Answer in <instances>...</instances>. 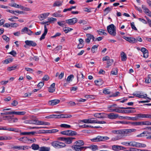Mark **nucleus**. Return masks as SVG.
<instances>
[{"mask_svg": "<svg viewBox=\"0 0 151 151\" xmlns=\"http://www.w3.org/2000/svg\"><path fill=\"white\" fill-rule=\"evenodd\" d=\"M84 145V143L82 140H78L74 143V145L72 146V148L76 151H82L86 149V147H82Z\"/></svg>", "mask_w": 151, "mask_h": 151, "instance_id": "f257e3e1", "label": "nucleus"}, {"mask_svg": "<svg viewBox=\"0 0 151 151\" xmlns=\"http://www.w3.org/2000/svg\"><path fill=\"white\" fill-rule=\"evenodd\" d=\"M51 145L56 149L61 148L65 147V144L62 142L58 141H54L51 143Z\"/></svg>", "mask_w": 151, "mask_h": 151, "instance_id": "f03ea898", "label": "nucleus"}, {"mask_svg": "<svg viewBox=\"0 0 151 151\" xmlns=\"http://www.w3.org/2000/svg\"><path fill=\"white\" fill-rule=\"evenodd\" d=\"M108 32L111 35L115 36L116 35V27L113 24H111L107 27Z\"/></svg>", "mask_w": 151, "mask_h": 151, "instance_id": "7ed1b4c3", "label": "nucleus"}, {"mask_svg": "<svg viewBox=\"0 0 151 151\" xmlns=\"http://www.w3.org/2000/svg\"><path fill=\"white\" fill-rule=\"evenodd\" d=\"M30 124H35L38 125H49L50 123L48 122H44L42 121L36 120H30Z\"/></svg>", "mask_w": 151, "mask_h": 151, "instance_id": "20e7f679", "label": "nucleus"}, {"mask_svg": "<svg viewBox=\"0 0 151 151\" xmlns=\"http://www.w3.org/2000/svg\"><path fill=\"white\" fill-rule=\"evenodd\" d=\"M136 131L135 129H120V134L123 136H127V134Z\"/></svg>", "mask_w": 151, "mask_h": 151, "instance_id": "39448f33", "label": "nucleus"}, {"mask_svg": "<svg viewBox=\"0 0 151 151\" xmlns=\"http://www.w3.org/2000/svg\"><path fill=\"white\" fill-rule=\"evenodd\" d=\"M61 134L69 136H73L76 135V132L71 130H68L62 131L60 132Z\"/></svg>", "mask_w": 151, "mask_h": 151, "instance_id": "423d86ee", "label": "nucleus"}, {"mask_svg": "<svg viewBox=\"0 0 151 151\" xmlns=\"http://www.w3.org/2000/svg\"><path fill=\"white\" fill-rule=\"evenodd\" d=\"M89 123H98V124H105L106 122L104 121H97L95 119V118H92L89 119Z\"/></svg>", "mask_w": 151, "mask_h": 151, "instance_id": "0eeeda50", "label": "nucleus"}, {"mask_svg": "<svg viewBox=\"0 0 151 151\" xmlns=\"http://www.w3.org/2000/svg\"><path fill=\"white\" fill-rule=\"evenodd\" d=\"M124 147L118 145H113L112 146V150L114 151H119L125 149Z\"/></svg>", "mask_w": 151, "mask_h": 151, "instance_id": "6e6552de", "label": "nucleus"}, {"mask_svg": "<svg viewBox=\"0 0 151 151\" xmlns=\"http://www.w3.org/2000/svg\"><path fill=\"white\" fill-rule=\"evenodd\" d=\"M78 21V19L76 18H73L71 19L66 20V22L70 25L74 24Z\"/></svg>", "mask_w": 151, "mask_h": 151, "instance_id": "1a4fd4ad", "label": "nucleus"}, {"mask_svg": "<svg viewBox=\"0 0 151 151\" xmlns=\"http://www.w3.org/2000/svg\"><path fill=\"white\" fill-rule=\"evenodd\" d=\"M123 38L131 43H134L137 42V40H136V39L132 37H124Z\"/></svg>", "mask_w": 151, "mask_h": 151, "instance_id": "9d476101", "label": "nucleus"}, {"mask_svg": "<svg viewBox=\"0 0 151 151\" xmlns=\"http://www.w3.org/2000/svg\"><path fill=\"white\" fill-rule=\"evenodd\" d=\"M25 43L26 44L24 45V47H26V45H27L29 46L35 47L37 45L36 43L33 41L27 40L25 41Z\"/></svg>", "mask_w": 151, "mask_h": 151, "instance_id": "9b49d317", "label": "nucleus"}, {"mask_svg": "<svg viewBox=\"0 0 151 151\" xmlns=\"http://www.w3.org/2000/svg\"><path fill=\"white\" fill-rule=\"evenodd\" d=\"M86 36L87 38L86 39L85 41L87 43H89L91 39H92L93 41H94L95 37L93 35L90 34H87L86 35Z\"/></svg>", "mask_w": 151, "mask_h": 151, "instance_id": "f8f14e48", "label": "nucleus"}, {"mask_svg": "<svg viewBox=\"0 0 151 151\" xmlns=\"http://www.w3.org/2000/svg\"><path fill=\"white\" fill-rule=\"evenodd\" d=\"M107 117L110 119H115L117 118L118 116V115L117 114H114L113 113H109L108 114H107Z\"/></svg>", "mask_w": 151, "mask_h": 151, "instance_id": "ddd939ff", "label": "nucleus"}, {"mask_svg": "<svg viewBox=\"0 0 151 151\" xmlns=\"http://www.w3.org/2000/svg\"><path fill=\"white\" fill-rule=\"evenodd\" d=\"M136 117L137 118V119L139 118H148L149 119V114H143L142 113H139L136 114Z\"/></svg>", "mask_w": 151, "mask_h": 151, "instance_id": "4468645a", "label": "nucleus"}, {"mask_svg": "<svg viewBox=\"0 0 151 151\" xmlns=\"http://www.w3.org/2000/svg\"><path fill=\"white\" fill-rule=\"evenodd\" d=\"M60 101L59 99H54L48 101V103L49 105H55L60 103Z\"/></svg>", "mask_w": 151, "mask_h": 151, "instance_id": "2eb2a0df", "label": "nucleus"}, {"mask_svg": "<svg viewBox=\"0 0 151 151\" xmlns=\"http://www.w3.org/2000/svg\"><path fill=\"white\" fill-rule=\"evenodd\" d=\"M48 30L47 28V27L45 25L44 26V32L42 34L40 38V40H42L43 39H44L45 38V36L46 35L47 32Z\"/></svg>", "mask_w": 151, "mask_h": 151, "instance_id": "dca6fc26", "label": "nucleus"}, {"mask_svg": "<svg viewBox=\"0 0 151 151\" xmlns=\"http://www.w3.org/2000/svg\"><path fill=\"white\" fill-rule=\"evenodd\" d=\"M106 114L104 113H96L94 114V116L98 118H103L105 117V116Z\"/></svg>", "mask_w": 151, "mask_h": 151, "instance_id": "f3484780", "label": "nucleus"}, {"mask_svg": "<svg viewBox=\"0 0 151 151\" xmlns=\"http://www.w3.org/2000/svg\"><path fill=\"white\" fill-rule=\"evenodd\" d=\"M75 138L73 137H65V142L67 144H70L72 143L73 139Z\"/></svg>", "mask_w": 151, "mask_h": 151, "instance_id": "a211bd4d", "label": "nucleus"}, {"mask_svg": "<svg viewBox=\"0 0 151 151\" xmlns=\"http://www.w3.org/2000/svg\"><path fill=\"white\" fill-rule=\"evenodd\" d=\"M120 117L122 118L123 119H124L129 120H132L133 121H136L137 120V118L136 117V116H135V117H131L129 116L123 117L122 116H120Z\"/></svg>", "mask_w": 151, "mask_h": 151, "instance_id": "6ab92c4d", "label": "nucleus"}, {"mask_svg": "<svg viewBox=\"0 0 151 151\" xmlns=\"http://www.w3.org/2000/svg\"><path fill=\"white\" fill-rule=\"evenodd\" d=\"M146 146V144L136 142L135 147L137 148L145 147Z\"/></svg>", "mask_w": 151, "mask_h": 151, "instance_id": "aec40b11", "label": "nucleus"}, {"mask_svg": "<svg viewBox=\"0 0 151 151\" xmlns=\"http://www.w3.org/2000/svg\"><path fill=\"white\" fill-rule=\"evenodd\" d=\"M94 82L96 86H100L103 84L104 82L101 79H99L95 81Z\"/></svg>", "mask_w": 151, "mask_h": 151, "instance_id": "412c9836", "label": "nucleus"}, {"mask_svg": "<svg viewBox=\"0 0 151 151\" xmlns=\"http://www.w3.org/2000/svg\"><path fill=\"white\" fill-rule=\"evenodd\" d=\"M87 148H90L93 151H94L98 149V147L96 145H92L86 147V149Z\"/></svg>", "mask_w": 151, "mask_h": 151, "instance_id": "4be33fe9", "label": "nucleus"}, {"mask_svg": "<svg viewBox=\"0 0 151 151\" xmlns=\"http://www.w3.org/2000/svg\"><path fill=\"white\" fill-rule=\"evenodd\" d=\"M50 147L43 146L40 147L39 151H50Z\"/></svg>", "mask_w": 151, "mask_h": 151, "instance_id": "5701e85b", "label": "nucleus"}, {"mask_svg": "<svg viewBox=\"0 0 151 151\" xmlns=\"http://www.w3.org/2000/svg\"><path fill=\"white\" fill-rule=\"evenodd\" d=\"M31 147L33 150H39L40 148V147L38 145L35 143L33 144L32 145Z\"/></svg>", "mask_w": 151, "mask_h": 151, "instance_id": "b1692460", "label": "nucleus"}, {"mask_svg": "<svg viewBox=\"0 0 151 151\" xmlns=\"http://www.w3.org/2000/svg\"><path fill=\"white\" fill-rule=\"evenodd\" d=\"M119 108L120 107H115V108L114 109L112 110L111 111H108L110 112L115 111L118 113H123V111L119 109H117V108L120 109Z\"/></svg>", "mask_w": 151, "mask_h": 151, "instance_id": "393cba45", "label": "nucleus"}, {"mask_svg": "<svg viewBox=\"0 0 151 151\" xmlns=\"http://www.w3.org/2000/svg\"><path fill=\"white\" fill-rule=\"evenodd\" d=\"M99 137L100 142L105 141L109 139V138L107 136L103 137L99 136Z\"/></svg>", "mask_w": 151, "mask_h": 151, "instance_id": "a878e982", "label": "nucleus"}, {"mask_svg": "<svg viewBox=\"0 0 151 151\" xmlns=\"http://www.w3.org/2000/svg\"><path fill=\"white\" fill-rule=\"evenodd\" d=\"M13 113L14 114L18 115H25L26 112L25 111H13Z\"/></svg>", "mask_w": 151, "mask_h": 151, "instance_id": "bb28decb", "label": "nucleus"}, {"mask_svg": "<svg viewBox=\"0 0 151 151\" xmlns=\"http://www.w3.org/2000/svg\"><path fill=\"white\" fill-rule=\"evenodd\" d=\"M121 60L123 61H125L127 59L126 54L124 52H122L121 53Z\"/></svg>", "mask_w": 151, "mask_h": 151, "instance_id": "cd10ccee", "label": "nucleus"}, {"mask_svg": "<svg viewBox=\"0 0 151 151\" xmlns=\"http://www.w3.org/2000/svg\"><path fill=\"white\" fill-rule=\"evenodd\" d=\"M66 20L65 21H59L58 22V24L63 27L64 26H66Z\"/></svg>", "mask_w": 151, "mask_h": 151, "instance_id": "c85d7f7f", "label": "nucleus"}, {"mask_svg": "<svg viewBox=\"0 0 151 151\" xmlns=\"http://www.w3.org/2000/svg\"><path fill=\"white\" fill-rule=\"evenodd\" d=\"M27 137H24L18 139V140L22 141L24 143H26L27 142Z\"/></svg>", "mask_w": 151, "mask_h": 151, "instance_id": "c756f323", "label": "nucleus"}, {"mask_svg": "<svg viewBox=\"0 0 151 151\" xmlns=\"http://www.w3.org/2000/svg\"><path fill=\"white\" fill-rule=\"evenodd\" d=\"M134 96L140 98H145L146 96H147V94H145V95H141L139 94H133Z\"/></svg>", "mask_w": 151, "mask_h": 151, "instance_id": "7c9ffc66", "label": "nucleus"}, {"mask_svg": "<svg viewBox=\"0 0 151 151\" xmlns=\"http://www.w3.org/2000/svg\"><path fill=\"white\" fill-rule=\"evenodd\" d=\"M151 75L149 74L148 75L147 78H146L145 81L146 83H149L151 82Z\"/></svg>", "mask_w": 151, "mask_h": 151, "instance_id": "2f4dec72", "label": "nucleus"}, {"mask_svg": "<svg viewBox=\"0 0 151 151\" xmlns=\"http://www.w3.org/2000/svg\"><path fill=\"white\" fill-rule=\"evenodd\" d=\"M111 73L112 75H116L118 73L117 69V68H112Z\"/></svg>", "mask_w": 151, "mask_h": 151, "instance_id": "473e14b6", "label": "nucleus"}, {"mask_svg": "<svg viewBox=\"0 0 151 151\" xmlns=\"http://www.w3.org/2000/svg\"><path fill=\"white\" fill-rule=\"evenodd\" d=\"M73 30V29L69 27H65L63 29V30L65 33H67Z\"/></svg>", "mask_w": 151, "mask_h": 151, "instance_id": "72a5a7b5", "label": "nucleus"}, {"mask_svg": "<svg viewBox=\"0 0 151 151\" xmlns=\"http://www.w3.org/2000/svg\"><path fill=\"white\" fill-rule=\"evenodd\" d=\"M7 130L9 131H14L15 132H18L19 129L14 128H7Z\"/></svg>", "mask_w": 151, "mask_h": 151, "instance_id": "f704fd0d", "label": "nucleus"}, {"mask_svg": "<svg viewBox=\"0 0 151 151\" xmlns=\"http://www.w3.org/2000/svg\"><path fill=\"white\" fill-rule=\"evenodd\" d=\"M113 8V6H112L111 7H108L106 8L104 10V11L105 12H106V14H107L108 13L110 12L112 10Z\"/></svg>", "mask_w": 151, "mask_h": 151, "instance_id": "c9c22d12", "label": "nucleus"}, {"mask_svg": "<svg viewBox=\"0 0 151 151\" xmlns=\"http://www.w3.org/2000/svg\"><path fill=\"white\" fill-rule=\"evenodd\" d=\"M113 62L114 60H113L109 59L108 61H107V65L106 66V68H108L111 65Z\"/></svg>", "mask_w": 151, "mask_h": 151, "instance_id": "e433bc0d", "label": "nucleus"}, {"mask_svg": "<svg viewBox=\"0 0 151 151\" xmlns=\"http://www.w3.org/2000/svg\"><path fill=\"white\" fill-rule=\"evenodd\" d=\"M99 46V45H95L93 46L91 48V51L92 53H94L95 52L96 50Z\"/></svg>", "mask_w": 151, "mask_h": 151, "instance_id": "4c0bfd02", "label": "nucleus"}, {"mask_svg": "<svg viewBox=\"0 0 151 151\" xmlns=\"http://www.w3.org/2000/svg\"><path fill=\"white\" fill-rule=\"evenodd\" d=\"M91 141L92 142H100L99 137V136H97L95 138H93V139H91Z\"/></svg>", "mask_w": 151, "mask_h": 151, "instance_id": "58836bf2", "label": "nucleus"}, {"mask_svg": "<svg viewBox=\"0 0 151 151\" xmlns=\"http://www.w3.org/2000/svg\"><path fill=\"white\" fill-rule=\"evenodd\" d=\"M48 133H54L58 132V130L57 129H52L47 131Z\"/></svg>", "mask_w": 151, "mask_h": 151, "instance_id": "ea45409f", "label": "nucleus"}, {"mask_svg": "<svg viewBox=\"0 0 151 151\" xmlns=\"http://www.w3.org/2000/svg\"><path fill=\"white\" fill-rule=\"evenodd\" d=\"M142 9H143V10H144V12L146 14H147V13H148V12H149L150 11V10L148 9L145 6L143 5H142Z\"/></svg>", "mask_w": 151, "mask_h": 151, "instance_id": "a19ab883", "label": "nucleus"}, {"mask_svg": "<svg viewBox=\"0 0 151 151\" xmlns=\"http://www.w3.org/2000/svg\"><path fill=\"white\" fill-rule=\"evenodd\" d=\"M12 139V137L9 136H2V140H10Z\"/></svg>", "mask_w": 151, "mask_h": 151, "instance_id": "79ce46f5", "label": "nucleus"}, {"mask_svg": "<svg viewBox=\"0 0 151 151\" xmlns=\"http://www.w3.org/2000/svg\"><path fill=\"white\" fill-rule=\"evenodd\" d=\"M60 126L61 127L65 128H70L71 127L70 125L65 124H61Z\"/></svg>", "mask_w": 151, "mask_h": 151, "instance_id": "37998d69", "label": "nucleus"}, {"mask_svg": "<svg viewBox=\"0 0 151 151\" xmlns=\"http://www.w3.org/2000/svg\"><path fill=\"white\" fill-rule=\"evenodd\" d=\"M116 104H114L112 105H110L108 107L107 109L108 110H109V111H111L112 110L114 109H111V107H114V108H115V107H116Z\"/></svg>", "mask_w": 151, "mask_h": 151, "instance_id": "c03bdc74", "label": "nucleus"}, {"mask_svg": "<svg viewBox=\"0 0 151 151\" xmlns=\"http://www.w3.org/2000/svg\"><path fill=\"white\" fill-rule=\"evenodd\" d=\"M143 125H151V122L149 121H143Z\"/></svg>", "mask_w": 151, "mask_h": 151, "instance_id": "a18cd8bd", "label": "nucleus"}, {"mask_svg": "<svg viewBox=\"0 0 151 151\" xmlns=\"http://www.w3.org/2000/svg\"><path fill=\"white\" fill-rule=\"evenodd\" d=\"M39 18L40 20L41 21L44 20L47 17H46L45 14L44 13L40 15Z\"/></svg>", "mask_w": 151, "mask_h": 151, "instance_id": "49530a36", "label": "nucleus"}, {"mask_svg": "<svg viewBox=\"0 0 151 151\" xmlns=\"http://www.w3.org/2000/svg\"><path fill=\"white\" fill-rule=\"evenodd\" d=\"M116 122L117 124H127L128 122L126 121H116Z\"/></svg>", "mask_w": 151, "mask_h": 151, "instance_id": "de8ad7c7", "label": "nucleus"}, {"mask_svg": "<svg viewBox=\"0 0 151 151\" xmlns=\"http://www.w3.org/2000/svg\"><path fill=\"white\" fill-rule=\"evenodd\" d=\"M121 139L118 136H116L114 137H112L111 139V140L112 141H115L119 140Z\"/></svg>", "mask_w": 151, "mask_h": 151, "instance_id": "09e8293b", "label": "nucleus"}, {"mask_svg": "<svg viewBox=\"0 0 151 151\" xmlns=\"http://www.w3.org/2000/svg\"><path fill=\"white\" fill-rule=\"evenodd\" d=\"M17 67V66L14 65L11 67L8 68L7 70L9 71H11L16 69Z\"/></svg>", "mask_w": 151, "mask_h": 151, "instance_id": "8fccbe9b", "label": "nucleus"}, {"mask_svg": "<svg viewBox=\"0 0 151 151\" xmlns=\"http://www.w3.org/2000/svg\"><path fill=\"white\" fill-rule=\"evenodd\" d=\"M103 93L106 94H110L111 92L108 89H104L103 90Z\"/></svg>", "mask_w": 151, "mask_h": 151, "instance_id": "3c124183", "label": "nucleus"}, {"mask_svg": "<svg viewBox=\"0 0 151 151\" xmlns=\"http://www.w3.org/2000/svg\"><path fill=\"white\" fill-rule=\"evenodd\" d=\"M78 23L79 24H82L83 25H85L87 24V21L85 20H81L78 21Z\"/></svg>", "mask_w": 151, "mask_h": 151, "instance_id": "603ef678", "label": "nucleus"}, {"mask_svg": "<svg viewBox=\"0 0 151 151\" xmlns=\"http://www.w3.org/2000/svg\"><path fill=\"white\" fill-rule=\"evenodd\" d=\"M44 85V82L43 81L40 82L37 85V86L38 88L40 89Z\"/></svg>", "mask_w": 151, "mask_h": 151, "instance_id": "864d4df0", "label": "nucleus"}, {"mask_svg": "<svg viewBox=\"0 0 151 151\" xmlns=\"http://www.w3.org/2000/svg\"><path fill=\"white\" fill-rule=\"evenodd\" d=\"M48 22H53L56 21L57 20V19L56 18L53 17L48 18Z\"/></svg>", "mask_w": 151, "mask_h": 151, "instance_id": "5fc2aeb1", "label": "nucleus"}, {"mask_svg": "<svg viewBox=\"0 0 151 151\" xmlns=\"http://www.w3.org/2000/svg\"><path fill=\"white\" fill-rule=\"evenodd\" d=\"M121 144L125 146H131L130 142H122Z\"/></svg>", "mask_w": 151, "mask_h": 151, "instance_id": "6e6d98bb", "label": "nucleus"}, {"mask_svg": "<svg viewBox=\"0 0 151 151\" xmlns=\"http://www.w3.org/2000/svg\"><path fill=\"white\" fill-rule=\"evenodd\" d=\"M12 149H14V150L17 149L18 150H21L22 147L21 146H14L12 147Z\"/></svg>", "mask_w": 151, "mask_h": 151, "instance_id": "4d7b16f0", "label": "nucleus"}, {"mask_svg": "<svg viewBox=\"0 0 151 151\" xmlns=\"http://www.w3.org/2000/svg\"><path fill=\"white\" fill-rule=\"evenodd\" d=\"M2 37L4 40H5L7 42H8L10 40L9 38L7 37L5 35H3L2 36Z\"/></svg>", "mask_w": 151, "mask_h": 151, "instance_id": "13d9d810", "label": "nucleus"}, {"mask_svg": "<svg viewBox=\"0 0 151 151\" xmlns=\"http://www.w3.org/2000/svg\"><path fill=\"white\" fill-rule=\"evenodd\" d=\"M132 29H134L135 30H137V29L134 25V22H133L130 23Z\"/></svg>", "mask_w": 151, "mask_h": 151, "instance_id": "bf43d9fd", "label": "nucleus"}, {"mask_svg": "<svg viewBox=\"0 0 151 151\" xmlns=\"http://www.w3.org/2000/svg\"><path fill=\"white\" fill-rule=\"evenodd\" d=\"M73 77H74V76L73 75H70L69 76H68V77L67 79V82H69V81H72V78H73Z\"/></svg>", "mask_w": 151, "mask_h": 151, "instance_id": "052dcab7", "label": "nucleus"}, {"mask_svg": "<svg viewBox=\"0 0 151 151\" xmlns=\"http://www.w3.org/2000/svg\"><path fill=\"white\" fill-rule=\"evenodd\" d=\"M50 118H59V115L53 114L50 116Z\"/></svg>", "mask_w": 151, "mask_h": 151, "instance_id": "680f3d73", "label": "nucleus"}, {"mask_svg": "<svg viewBox=\"0 0 151 151\" xmlns=\"http://www.w3.org/2000/svg\"><path fill=\"white\" fill-rule=\"evenodd\" d=\"M10 6L15 8H19L20 5L17 4L15 3H14L13 4L10 5Z\"/></svg>", "mask_w": 151, "mask_h": 151, "instance_id": "e2e57ef3", "label": "nucleus"}, {"mask_svg": "<svg viewBox=\"0 0 151 151\" xmlns=\"http://www.w3.org/2000/svg\"><path fill=\"white\" fill-rule=\"evenodd\" d=\"M112 132L114 134H120V129L118 130H113L112 131Z\"/></svg>", "mask_w": 151, "mask_h": 151, "instance_id": "0e129e2a", "label": "nucleus"}, {"mask_svg": "<svg viewBox=\"0 0 151 151\" xmlns=\"http://www.w3.org/2000/svg\"><path fill=\"white\" fill-rule=\"evenodd\" d=\"M49 79V76L47 75H45L42 78V80L43 81H47Z\"/></svg>", "mask_w": 151, "mask_h": 151, "instance_id": "69168bd1", "label": "nucleus"}, {"mask_svg": "<svg viewBox=\"0 0 151 151\" xmlns=\"http://www.w3.org/2000/svg\"><path fill=\"white\" fill-rule=\"evenodd\" d=\"M61 4L59 2H55L53 4V6H60L61 5Z\"/></svg>", "mask_w": 151, "mask_h": 151, "instance_id": "338daca9", "label": "nucleus"}, {"mask_svg": "<svg viewBox=\"0 0 151 151\" xmlns=\"http://www.w3.org/2000/svg\"><path fill=\"white\" fill-rule=\"evenodd\" d=\"M140 149L130 147V148L129 151H139Z\"/></svg>", "mask_w": 151, "mask_h": 151, "instance_id": "774afa93", "label": "nucleus"}]
</instances>
